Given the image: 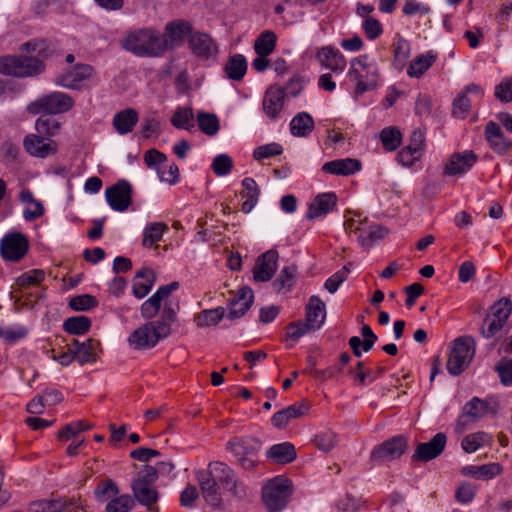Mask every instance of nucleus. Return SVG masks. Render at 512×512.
I'll return each mask as SVG.
<instances>
[{"instance_id": "nucleus-12", "label": "nucleus", "mask_w": 512, "mask_h": 512, "mask_svg": "<svg viewBox=\"0 0 512 512\" xmlns=\"http://www.w3.org/2000/svg\"><path fill=\"white\" fill-rule=\"evenodd\" d=\"M218 467L220 469L214 471V476L219 480L222 487L238 501L245 500L248 496L247 489L236 473L223 462H219Z\"/></svg>"}, {"instance_id": "nucleus-36", "label": "nucleus", "mask_w": 512, "mask_h": 512, "mask_svg": "<svg viewBox=\"0 0 512 512\" xmlns=\"http://www.w3.org/2000/svg\"><path fill=\"white\" fill-rule=\"evenodd\" d=\"M74 504L71 499L37 500L30 504L32 512H62Z\"/></svg>"}, {"instance_id": "nucleus-59", "label": "nucleus", "mask_w": 512, "mask_h": 512, "mask_svg": "<svg viewBox=\"0 0 512 512\" xmlns=\"http://www.w3.org/2000/svg\"><path fill=\"white\" fill-rule=\"evenodd\" d=\"M410 56V43L404 38H400L394 47V63L395 67L401 69L405 61Z\"/></svg>"}, {"instance_id": "nucleus-13", "label": "nucleus", "mask_w": 512, "mask_h": 512, "mask_svg": "<svg viewBox=\"0 0 512 512\" xmlns=\"http://www.w3.org/2000/svg\"><path fill=\"white\" fill-rule=\"evenodd\" d=\"M93 72L94 68L91 65L77 63L59 74L55 78V83L67 89L77 90L93 75Z\"/></svg>"}, {"instance_id": "nucleus-57", "label": "nucleus", "mask_w": 512, "mask_h": 512, "mask_svg": "<svg viewBox=\"0 0 512 512\" xmlns=\"http://www.w3.org/2000/svg\"><path fill=\"white\" fill-rule=\"evenodd\" d=\"M350 266L351 263H348L342 269L335 272L325 281L324 288L329 293H335L338 290L339 286L347 279V276L350 273Z\"/></svg>"}, {"instance_id": "nucleus-6", "label": "nucleus", "mask_w": 512, "mask_h": 512, "mask_svg": "<svg viewBox=\"0 0 512 512\" xmlns=\"http://www.w3.org/2000/svg\"><path fill=\"white\" fill-rule=\"evenodd\" d=\"M44 63L37 57L4 56L0 58V73L15 77H31L44 71Z\"/></svg>"}, {"instance_id": "nucleus-16", "label": "nucleus", "mask_w": 512, "mask_h": 512, "mask_svg": "<svg viewBox=\"0 0 512 512\" xmlns=\"http://www.w3.org/2000/svg\"><path fill=\"white\" fill-rule=\"evenodd\" d=\"M191 52L202 60H208L218 54V46L213 38L204 32L194 31L188 38Z\"/></svg>"}, {"instance_id": "nucleus-29", "label": "nucleus", "mask_w": 512, "mask_h": 512, "mask_svg": "<svg viewBox=\"0 0 512 512\" xmlns=\"http://www.w3.org/2000/svg\"><path fill=\"white\" fill-rule=\"evenodd\" d=\"M155 281L156 274L152 269L143 268L139 270L133 279V295L138 299L145 297L151 291Z\"/></svg>"}, {"instance_id": "nucleus-21", "label": "nucleus", "mask_w": 512, "mask_h": 512, "mask_svg": "<svg viewBox=\"0 0 512 512\" xmlns=\"http://www.w3.org/2000/svg\"><path fill=\"white\" fill-rule=\"evenodd\" d=\"M24 147L32 156L45 158L57 151L55 141L41 135H28L24 139Z\"/></svg>"}, {"instance_id": "nucleus-47", "label": "nucleus", "mask_w": 512, "mask_h": 512, "mask_svg": "<svg viewBox=\"0 0 512 512\" xmlns=\"http://www.w3.org/2000/svg\"><path fill=\"white\" fill-rule=\"evenodd\" d=\"M380 140L385 150L394 151L401 145L402 135L396 127H386L380 133Z\"/></svg>"}, {"instance_id": "nucleus-15", "label": "nucleus", "mask_w": 512, "mask_h": 512, "mask_svg": "<svg viewBox=\"0 0 512 512\" xmlns=\"http://www.w3.org/2000/svg\"><path fill=\"white\" fill-rule=\"evenodd\" d=\"M193 26L189 21L176 19L166 24L164 34L162 35L166 44V52L170 49L180 47L186 36H191Z\"/></svg>"}, {"instance_id": "nucleus-32", "label": "nucleus", "mask_w": 512, "mask_h": 512, "mask_svg": "<svg viewBox=\"0 0 512 512\" xmlns=\"http://www.w3.org/2000/svg\"><path fill=\"white\" fill-rule=\"evenodd\" d=\"M502 472V466L499 463H489L481 466L469 465L461 469V474L471 476L476 479H491Z\"/></svg>"}, {"instance_id": "nucleus-56", "label": "nucleus", "mask_w": 512, "mask_h": 512, "mask_svg": "<svg viewBox=\"0 0 512 512\" xmlns=\"http://www.w3.org/2000/svg\"><path fill=\"white\" fill-rule=\"evenodd\" d=\"M283 153V147L281 144L272 142L269 144L258 146L253 151V158L257 161H261L266 158L281 155Z\"/></svg>"}, {"instance_id": "nucleus-44", "label": "nucleus", "mask_w": 512, "mask_h": 512, "mask_svg": "<svg viewBox=\"0 0 512 512\" xmlns=\"http://www.w3.org/2000/svg\"><path fill=\"white\" fill-rule=\"evenodd\" d=\"M90 327L91 320L84 315L69 317L63 323V329L71 335H83Z\"/></svg>"}, {"instance_id": "nucleus-49", "label": "nucleus", "mask_w": 512, "mask_h": 512, "mask_svg": "<svg viewBox=\"0 0 512 512\" xmlns=\"http://www.w3.org/2000/svg\"><path fill=\"white\" fill-rule=\"evenodd\" d=\"M493 445V437L483 431L467 435L461 442V448H482Z\"/></svg>"}, {"instance_id": "nucleus-27", "label": "nucleus", "mask_w": 512, "mask_h": 512, "mask_svg": "<svg viewBox=\"0 0 512 512\" xmlns=\"http://www.w3.org/2000/svg\"><path fill=\"white\" fill-rule=\"evenodd\" d=\"M90 428V425L84 421H77L67 424L58 432V439L61 442L73 439V442L67 448H79L82 445H88V442L81 437L80 433Z\"/></svg>"}, {"instance_id": "nucleus-19", "label": "nucleus", "mask_w": 512, "mask_h": 512, "mask_svg": "<svg viewBox=\"0 0 512 512\" xmlns=\"http://www.w3.org/2000/svg\"><path fill=\"white\" fill-rule=\"evenodd\" d=\"M478 157L472 150L454 153L444 168V174L454 176L466 173L477 161Z\"/></svg>"}, {"instance_id": "nucleus-10", "label": "nucleus", "mask_w": 512, "mask_h": 512, "mask_svg": "<svg viewBox=\"0 0 512 512\" xmlns=\"http://www.w3.org/2000/svg\"><path fill=\"white\" fill-rule=\"evenodd\" d=\"M28 249V238L20 232L8 233L0 241V254L6 261L19 262L25 257Z\"/></svg>"}, {"instance_id": "nucleus-46", "label": "nucleus", "mask_w": 512, "mask_h": 512, "mask_svg": "<svg viewBox=\"0 0 512 512\" xmlns=\"http://www.w3.org/2000/svg\"><path fill=\"white\" fill-rule=\"evenodd\" d=\"M60 123L49 114L39 117L36 121V131L43 137H53L58 134Z\"/></svg>"}, {"instance_id": "nucleus-53", "label": "nucleus", "mask_w": 512, "mask_h": 512, "mask_svg": "<svg viewBox=\"0 0 512 512\" xmlns=\"http://www.w3.org/2000/svg\"><path fill=\"white\" fill-rule=\"evenodd\" d=\"M98 306L96 297L90 294H82L69 300V307L74 311H88Z\"/></svg>"}, {"instance_id": "nucleus-28", "label": "nucleus", "mask_w": 512, "mask_h": 512, "mask_svg": "<svg viewBox=\"0 0 512 512\" xmlns=\"http://www.w3.org/2000/svg\"><path fill=\"white\" fill-rule=\"evenodd\" d=\"M361 169V162L353 158L337 159L326 162L322 166V171L333 175L348 176L358 172Z\"/></svg>"}, {"instance_id": "nucleus-54", "label": "nucleus", "mask_w": 512, "mask_h": 512, "mask_svg": "<svg viewBox=\"0 0 512 512\" xmlns=\"http://www.w3.org/2000/svg\"><path fill=\"white\" fill-rule=\"evenodd\" d=\"M22 49L36 52L38 56L43 58H48L55 51V47L43 39L28 41L22 45Z\"/></svg>"}, {"instance_id": "nucleus-58", "label": "nucleus", "mask_w": 512, "mask_h": 512, "mask_svg": "<svg viewBox=\"0 0 512 512\" xmlns=\"http://www.w3.org/2000/svg\"><path fill=\"white\" fill-rule=\"evenodd\" d=\"M315 331L313 328H310L308 323L301 320L291 322L286 326V335L294 342L298 341L302 336Z\"/></svg>"}, {"instance_id": "nucleus-33", "label": "nucleus", "mask_w": 512, "mask_h": 512, "mask_svg": "<svg viewBox=\"0 0 512 512\" xmlns=\"http://www.w3.org/2000/svg\"><path fill=\"white\" fill-rule=\"evenodd\" d=\"M243 190L240 195L246 200L242 203L241 210L243 213H249L257 204L260 190L253 178L247 177L242 180Z\"/></svg>"}, {"instance_id": "nucleus-60", "label": "nucleus", "mask_w": 512, "mask_h": 512, "mask_svg": "<svg viewBox=\"0 0 512 512\" xmlns=\"http://www.w3.org/2000/svg\"><path fill=\"white\" fill-rule=\"evenodd\" d=\"M491 310V317L501 320L505 324L512 311V302L509 298H502L493 305Z\"/></svg>"}, {"instance_id": "nucleus-62", "label": "nucleus", "mask_w": 512, "mask_h": 512, "mask_svg": "<svg viewBox=\"0 0 512 512\" xmlns=\"http://www.w3.org/2000/svg\"><path fill=\"white\" fill-rule=\"evenodd\" d=\"M317 448H333L341 444L338 436L332 431H325L317 434L313 440Z\"/></svg>"}, {"instance_id": "nucleus-7", "label": "nucleus", "mask_w": 512, "mask_h": 512, "mask_svg": "<svg viewBox=\"0 0 512 512\" xmlns=\"http://www.w3.org/2000/svg\"><path fill=\"white\" fill-rule=\"evenodd\" d=\"M219 461L211 462L207 470L197 472V480L206 503L217 510H224V504L220 493L219 480L214 476V471L219 470Z\"/></svg>"}, {"instance_id": "nucleus-17", "label": "nucleus", "mask_w": 512, "mask_h": 512, "mask_svg": "<svg viewBox=\"0 0 512 512\" xmlns=\"http://www.w3.org/2000/svg\"><path fill=\"white\" fill-rule=\"evenodd\" d=\"M279 258V254L277 250L270 249L265 253L261 254L255 263L253 268V278L257 282H267L269 281L276 269H277V261Z\"/></svg>"}, {"instance_id": "nucleus-14", "label": "nucleus", "mask_w": 512, "mask_h": 512, "mask_svg": "<svg viewBox=\"0 0 512 512\" xmlns=\"http://www.w3.org/2000/svg\"><path fill=\"white\" fill-rule=\"evenodd\" d=\"M105 196L113 210L125 211L132 203V186L126 180H119L106 189Z\"/></svg>"}, {"instance_id": "nucleus-9", "label": "nucleus", "mask_w": 512, "mask_h": 512, "mask_svg": "<svg viewBox=\"0 0 512 512\" xmlns=\"http://www.w3.org/2000/svg\"><path fill=\"white\" fill-rule=\"evenodd\" d=\"M489 413H496V409L490 406V402L478 397H473L463 406L462 413L457 420L455 430L458 433H461L470 423L479 421Z\"/></svg>"}, {"instance_id": "nucleus-38", "label": "nucleus", "mask_w": 512, "mask_h": 512, "mask_svg": "<svg viewBox=\"0 0 512 512\" xmlns=\"http://www.w3.org/2000/svg\"><path fill=\"white\" fill-rule=\"evenodd\" d=\"M131 487L134 500H137L140 504L150 508V506L158 501V492L151 488L150 485L142 482H132Z\"/></svg>"}, {"instance_id": "nucleus-45", "label": "nucleus", "mask_w": 512, "mask_h": 512, "mask_svg": "<svg viewBox=\"0 0 512 512\" xmlns=\"http://www.w3.org/2000/svg\"><path fill=\"white\" fill-rule=\"evenodd\" d=\"M168 226L163 222H154L146 226L143 233V246L152 247L155 243L161 240Z\"/></svg>"}, {"instance_id": "nucleus-31", "label": "nucleus", "mask_w": 512, "mask_h": 512, "mask_svg": "<svg viewBox=\"0 0 512 512\" xmlns=\"http://www.w3.org/2000/svg\"><path fill=\"white\" fill-rule=\"evenodd\" d=\"M138 121V113L135 109L127 108L115 114L113 126L119 134L131 132Z\"/></svg>"}, {"instance_id": "nucleus-2", "label": "nucleus", "mask_w": 512, "mask_h": 512, "mask_svg": "<svg viewBox=\"0 0 512 512\" xmlns=\"http://www.w3.org/2000/svg\"><path fill=\"white\" fill-rule=\"evenodd\" d=\"M121 46L138 57L157 58L166 53V44L162 34L153 28H142L129 32L121 41Z\"/></svg>"}, {"instance_id": "nucleus-23", "label": "nucleus", "mask_w": 512, "mask_h": 512, "mask_svg": "<svg viewBox=\"0 0 512 512\" xmlns=\"http://www.w3.org/2000/svg\"><path fill=\"white\" fill-rule=\"evenodd\" d=\"M348 229L358 232V240L364 247H371L375 241L384 238L389 232L387 227L378 224L370 225L367 228L356 226L354 220L348 223Z\"/></svg>"}, {"instance_id": "nucleus-20", "label": "nucleus", "mask_w": 512, "mask_h": 512, "mask_svg": "<svg viewBox=\"0 0 512 512\" xmlns=\"http://www.w3.org/2000/svg\"><path fill=\"white\" fill-rule=\"evenodd\" d=\"M254 301V293L250 287H242L238 290L236 297L230 300L229 312L227 318L229 320L238 319L246 314L251 308Z\"/></svg>"}, {"instance_id": "nucleus-34", "label": "nucleus", "mask_w": 512, "mask_h": 512, "mask_svg": "<svg viewBox=\"0 0 512 512\" xmlns=\"http://www.w3.org/2000/svg\"><path fill=\"white\" fill-rule=\"evenodd\" d=\"M315 124L312 116L307 112H300L290 122V132L296 137H306L314 130Z\"/></svg>"}, {"instance_id": "nucleus-35", "label": "nucleus", "mask_w": 512, "mask_h": 512, "mask_svg": "<svg viewBox=\"0 0 512 512\" xmlns=\"http://www.w3.org/2000/svg\"><path fill=\"white\" fill-rule=\"evenodd\" d=\"M437 60V53L428 51L425 54L418 55L409 65L407 73L410 77L419 78L422 76Z\"/></svg>"}, {"instance_id": "nucleus-51", "label": "nucleus", "mask_w": 512, "mask_h": 512, "mask_svg": "<svg viewBox=\"0 0 512 512\" xmlns=\"http://www.w3.org/2000/svg\"><path fill=\"white\" fill-rule=\"evenodd\" d=\"M135 507V500L128 494L114 497L107 505V512H129Z\"/></svg>"}, {"instance_id": "nucleus-64", "label": "nucleus", "mask_w": 512, "mask_h": 512, "mask_svg": "<svg viewBox=\"0 0 512 512\" xmlns=\"http://www.w3.org/2000/svg\"><path fill=\"white\" fill-rule=\"evenodd\" d=\"M502 384L506 386L512 385V359L503 358L496 365Z\"/></svg>"}, {"instance_id": "nucleus-4", "label": "nucleus", "mask_w": 512, "mask_h": 512, "mask_svg": "<svg viewBox=\"0 0 512 512\" xmlns=\"http://www.w3.org/2000/svg\"><path fill=\"white\" fill-rule=\"evenodd\" d=\"M349 76L356 81V95H362L376 88L379 69L375 62L369 61L368 55H361L351 60Z\"/></svg>"}, {"instance_id": "nucleus-24", "label": "nucleus", "mask_w": 512, "mask_h": 512, "mask_svg": "<svg viewBox=\"0 0 512 512\" xmlns=\"http://www.w3.org/2000/svg\"><path fill=\"white\" fill-rule=\"evenodd\" d=\"M485 137L490 148L497 154L503 155L512 146V142L506 139L499 124L489 121L485 126Z\"/></svg>"}, {"instance_id": "nucleus-61", "label": "nucleus", "mask_w": 512, "mask_h": 512, "mask_svg": "<svg viewBox=\"0 0 512 512\" xmlns=\"http://www.w3.org/2000/svg\"><path fill=\"white\" fill-rule=\"evenodd\" d=\"M297 457L296 450H267L266 458L275 464L284 465L294 461Z\"/></svg>"}, {"instance_id": "nucleus-18", "label": "nucleus", "mask_w": 512, "mask_h": 512, "mask_svg": "<svg viewBox=\"0 0 512 512\" xmlns=\"http://www.w3.org/2000/svg\"><path fill=\"white\" fill-rule=\"evenodd\" d=\"M285 96V90L277 85H272L266 90L262 108L268 118L276 120L279 117L284 107Z\"/></svg>"}, {"instance_id": "nucleus-42", "label": "nucleus", "mask_w": 512, "mask_h": 512, "mask_svg": "<svg viewBox=\"0 0 512 512\" xmlns=\"http://www.w3.org/2000/svg\"><path fill=\"white\" fill-rule=\"evenodd\" d=\"M224 316L225 309L223 307H217L201 311L195 316L194 321L199 328L210 327L218 324Z\"/></svg>"}, {"instance_id": "nucleus-22", "label": "nucleus", "mask_w": 512, "mask_h": 512, "mask_svg": "<svg viewBox=\"0 0 512 512\" xmlns=\"http://www.w3.org/2000/svg\"><path fill=\"white\" fill-rule=\"evenodd\" d=\"M320 65L335 73H341L346 68V59L343 54L332 46L322 47L317 53Z\"/></svg>"}, {"instance_id": "nucleus-26", "label": "nucleus", "mask_w": 512, "mask_h": 512, "mask_svg": "<svg viewBox=\"0 0 512 512\" xmlns=\"http://www.w3.org/2000/svg\"><path fill=\"white\" fill-rule=\"evenodd\" d=\"M337 204V196L333 192L322 193L315 197L310 203L306 218L313 220L320 216L326 215L334 210Z\"/></svg>"}, {"instance_id": "nucleus-1", "label": "nucleus", "mask_w": 512, "mask_h": 512, "mask_svg": "<svg viewBox=\"0 0 512 512\" xmlns=\"http://www.w3.org/2000/svg\"><path fill=\"white\" fill-rule=\"evenodd\" d=\"M176 321V309L170 303H165L160 318L135 329L129 335L128 343L137 350L151 349L172 333V324Z\"/></svg>"}, {"instance_id": "nucleus-52", "label": "nucleus", "mask_w": 512, "mask_h": 512, "mask_svg": "<svg viewBox=\"0 0 512 512\" xmlns=\"http://www.w3.org/2000/svg\"><path fill=\"white\" fill-rule=\"evenodd\" d=\"M45 275L46 273L42 269H32L17 277L15 284L20 288L37 285L45 279Z\"/></svg>"}, {"instance_id": "nucleus-63", "label": "nucleus", "mask_w": 512, "mask_h": 512, "mask_svg": "<svg viewBox=\"0 0 512 512\" xmlns=\"http://www.w3.org/2000/svg\"><path fill=\"white\" fill-rule=\"evenodd\" d=\"M495 97L503 103L512 102V78H504L495 87Z\"/></svg>"}, {"instance_id": "nucleus-48", "label": "nucleus", "mask_w": 512, "mask_h": 512, "mask_svg": "<svg viewBox=\"0 0 512 512\" xmlns=\"http://www.w3.org/2000/svg\"><path fill=\"white\" fill-rule=\"evenodd\" d=\"M363 368L364 363L362 361H358L355 366V374L354 370L351 369L349 371L350 375L355 376L358 385H364L367 380H369V382H373L385 372L384 367H378L375 371L367 370L365 372L363 371Z\"/></svg>"}, {"instance_id": "nucleus-25", "label": "nucleus", "mask_w": 512, "mask_h": 512, "mask_svg": "<svg viewBox=\"0 0 512 512\" xmlns=\"http://www.w3.org/2000/svg\"><path fill=\"white\" fill-rule=\"evenodd\" d=\"M326 318L325 303L316 295L309 298L305 307V322L310 325V328L318 330L324 324Z\"/></svg>"}, {"instance_id": "nucleus-30", "label": "nucleus", "mask_w": 512, "mask_h": 512, "mask_svg": "<svg viewBox=\"0 0 512 512\" xmlns=\"http://www.w3.org/2000/svg\"><path fill=\"white\" fill-rule=\"evenodd\" d=\"M308 408L304 403H296L276 412L272 418V424L278 429L285 428L292 419L299 418L307 412Z\"/></svg>"}, {"instance_id": "nucleus-8", "label": "nucleus", "mask_w": 512, "mask_h": 512, "mask_svg": "<svg viewBox=\"0 0 512 512\" xmlns=\"http://www.w3.org/2000/svg\"><path fill=\"white\" fill-rule=\"evenodd\" d=\"M74 106L73 98L63 92H51L43 95L28 106L32 114H60L69 111Z\"/></svg>"}, {"instance_id": "nucleus-43", "label": "nucleus", "mask_w": 512, "mask_h": 512, "mask_svg": "<svg viewBox=\"0 0 512 512\" xmlns=\"http://www.w3.org/2000/svg\"><path fill=\"white\" fill-rule=\"evenodd\" d=\"M193 118L194 114L191 107H178L174 111L170 122L177 129L191 131L194 128Z\"/></svg>"}, {"instance_id": "nucleus-55", "label": "nucleus", "mask_w": 512, "mask_h": 512, "mask_svg": "<svg viewBox=\"0 0 512 512\" xmlns=\"http://www.w3.org/2000/svg\"><path fill=\"white\" fill-rule=\"evenodd\" d=\"M233 166V160L228 154H219L213 159L211 169L217 176L221 177L228 175Z\"/></svg>"}, {"instance_id": "nucleus-5", "label": "nucleus", "mask_w": 512, "mask_h": 512, "mask_svg": "<svg viewBox=\"0 0 512 512\" xmlns=\"http://www.w3.org/2000/svg\"><path fill=\"white\" fill-rule=\"evenodd\" d=\"M475 354V340L471 336L456 338L451 346L446 368L453 376L460 375L471 363Z\"/></svg>"}, {"instance_id": "nucleus-41", "label": "nucleus", "mask_w": 512, "mask_h": 512, "mask_svg": "<svg viewBox=\"0 0 512 512\" xmlns=\"http://www.w3.org/2000/svg\"><path fill=\"white\" fill-rule=\"evenodd\" d=\"M276 41L277 36L273 31H264L256 38L254 50L259 56H268L274 51Z\"/></svg>"}, {"instance_id": "nucleus-3", "label": "nucleus", "mask_w": 512, "mask_h": 512, "mask_svg": "<svg viewBox=\"0 0 512 512\" xmlns=\"http://www.w3.org/2000/svg\"><path fill=\"white\" fill-rule=\"evenodd\" d=\"M293 494L292 481L283 476L269 480L262 488V501L269 512L283 510Z\"/></svg>"}, {"instance_id": "nucleus-40", "label": "nucleus", "mask_w": 512, "mask_h": 512, "mask_svg": "<svg viewBox=\"0 0 512 512\" xmlns=\"http://www.w3.org/2000/svg\"><path fill=\"white\" fill-rule=\"evenodd\" d=\"M196 119L200 131L205 135L214 136L219 132L220 121L216 114L199 111Z\"/></svg>"}, {"instance_id": "nucleus-11", "label": "nucleus", "mask_w": 512, "mask_h": 512, "mask_svg": "<svg viewBox=\"0 0 512 512\" xmlns=\"http://www.w3.org/2000/svg\"><path fill=\"white\" fill-rule=\"evenodd\" d=\"M178 288L179 283L177 281H173L167 285L159 287L150 298L142 303L140 308L141 316L144 319L154 318L160 311L162 302L164 301V304L169 303V301H166L167 298ZM170 304L176 309L177 312L179 308L178 304L173 305L171 302Z\"/></svg>"}, {"instance_id": "nucleus-39", "label": "nucleus", "mask_w": 512, "mask_h": 512, "mask_svg": "<svg viewBox=\"0 0 512 512\" xmlns=\"http://www.w3.org/2000/svg\"><path fill=\"white\" fill-rule=\"evenodd\" d=\"M76 351V360L84 365L94 363L97 360V354L101 351L100 342L93 338H88L81 344V348Z\"/></svg>"}, {"instance_id": "nucleus-37", "label": "nucleus", "mask_w": 512, "mask_h": 512, "mask_svg": "<svg viewBox=\"0 0 512 512\" xmlns=\"http://www.w3.org/2000/svg\"><path fill=\"white\" fill-rule=\"evenodd\" d=\"M224 70L229 79L234 81L242 80L247 71L246 58L242 54L230 56Z\"/></svg>"}, {"instance_id": "nucleus-50", "label": "nucleus", "mask_w": 512, "mask_h": 512, "mask_svg": "<svg viewBox=\"0 0 512 512\" xmlns=\"http://www.w3.org/2000/svg\"><path fill=\"white\" fill-rule=\"evenodd\" d=\"M297 274V267L295 265L286 266L281 271L278 277L273 281V287L276 291H281L284 288L290 290L293 287V281Z\"/></svg>"}]
</instances>
